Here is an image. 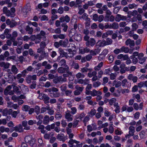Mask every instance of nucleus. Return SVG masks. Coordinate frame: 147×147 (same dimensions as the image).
I'll return each instance as SVG.
<instances>
[{
    "label": "nucleus",
    "mask_w": 147,
    "mask_h": 147,
    "mask_svg": "<svg viewBox=\"0 0 147 147\" xmlns=\"http://www.w3.org/2000/svg\"><path fill=\"white\" fill-rule=\"evenodd\" d=\"M144 54L142 53H138V52L136 51L133 53L132 55L130 57L131 59L132 60V62L134 64H136L138 61V60L136 57L138 56L139 59V63L142 64L145 61L146 58V57H144Z\"/></svg>",
    "instance_id": "obj_1"
},
{
    "label": "nucleus",
    "mask_w": 147,
    "mask_h": 147,
    "mask_svg": "<svg viewBox=\"0 0 147 147\" xmlns=\"http://www.w3.org/2000/svg\"><path fill=\"white\" fill-rule=\"evenodd\" d=\"M45 35V32L41 30L40 33L38 34L36 36L35 35H32L30 37H29L27 36H24V40L27 41L30 39L32 40H35V43H38L40 42L41 38H43L44 39L46 38Z\"/></svg>",
    "instance_id": "obj_2"
},
{
    "label": "nucleus",
    "mask_w": 147,
    "mask_h": 147,
    "mask_svg": "<svg viewBox=\"0 0 147 147\" xmlns=\"http://www.w3.org/2000/svg\"><path fill=\"white\" fill-rule=\"evenodd\" d=\"M79 142L75 140H70L68 142L69 146V147H82V144H79ZM83 147H88V145L85 144Z\"/></svg>",
    "instance_id": "obj_3"
},
{
    "label": "nucleus",
    "mask_w": 147,
    "mask_h": 147,
    "mask_svg": "<svg viewBox=\"0 0 147 147\" xmlns=\"http://www.w3.org/2000/svg\"><path fill=\"white\" fill-rule=\"evenodd\" d=\"M25 140L26 143H29L31 147H36V144L35 143V140L32 138L31 136H28L25 138Z\"/></svg>",
    "instance_id": "obj_4"
},
{
    "label": "nucleus",
    "mask_w": 147,
    "mask_h": 147,
    "mask_svg": "<svg viewBox=\"0 0 147 147\" xmlns=\"http://www.w3.org/2000/svg\"><path fill=\"white\" fill-rule=\"evenodd\" d=\"M128 49L127 48L123 47L120 49H116L114 50V52L116 54H118L122 52L127 53L128 52Z\"/></svg>",
    "instance_id": "obj_5"
},
{
    "label": "nucleus",
    "mask_w": 147,
    "mask_h": 147,
    "mask_svg": "<svg viewBox=\"0 0 147 147\" xmlns=\"http://www.w3.org/2000/svg\"><path fill=\"white\" fill-rule=\"evenodd\" d=\"M11 88L12 86H9L7 87L4 90V94L5 95H10L13 94H14V92L11 90Z\"/></svg>",
    "instance_id": "obj_6"
},
{
    "label": "nucleus",
    "mask_w": 147,
    "mask_h": 147,
    "mask_svg": "<svg viewBox=\"0 0 147 147\" xmlns=\"http://www.w3.org/2000/svg\"><path fill=\"white\" fill-rule=\"evenodd\" d=\"M102 93L100 91H97L95 90H93L92 91L87 92V94H90L92 96H97L98 94L101 95Z\"/></svg>",
    "instance_id": "obj_7"
},
{
    "label": "nucleus",
    "mask_w": 147,
    "mask_h": 147,
    "mask_svg": "<svg viewBox=\"0 0 147 147\" xmlns=\"http://www.w3.org/2000/svg\"><path fill=\"white\" fill-rule=\"evenodd\" d=\"M38 97L40 99H43L45 103H47L49 102V97L44 94L39 95Z\"/></svg>",
    "instance_id": "obj_8"
},
{
    "label": "nucleus",
    "mask_w": 147,
    "mask_h": 147,
    "mask_svg": "<svg viewBox=\"0 0 147 147\" xmlns=\"http://www.w3.org/2000/svg\"><path fill=\"white\" fill-rule=\"evenodd\" d=\"M48 90L49 92H51L50 94V95L51 96L54 97H57L58 96L57 95L53 94L54 93L53 92H57L58 91V89L57 88H52V90L49 89Z\"/></svg>",
    "instance_id": "obj_9"
},
{
    "label": "nucleus",
    "mask_w": 147,
    "mask_h": 147,
    "mask_svg": "<svg viewBox=\"0 0 147 147\" xmlns=\"http://www.w3.org/2000/svg\"><path fill=\"white\" fill-rule=\"evenodd\" d=\"M6 23L8 25H9L11 27H13L15 26L16 24V23L14 21L11 22L9 19L6 20Z\"/></svg>",
    "instance_id": "obj_10"
},
{
    "label": "nucleus",
    "mask_w": 147,
    "mask_h": 147,
    "mask_svg": "<svg viewBox=\"0 0 147 147\" xmlns=\"http://www.w3.org/2000/svg\"><path fill=\"white\" fill-rule=\"evenodd\" d=\"M126 44L127 45H129L130 47H132L134 45V41L129 39L126 41Z\"/></svg>",
    "instance_id": "obj_11"
},
{
    "label": "nucleus",
    "mask_w": 147,
    "mask_h": 147,
    "mask_svg": "<svg viewBox=\"0 0 147 147\" xmlns=\"http://www.w3.org/2000/svg\"><path fill=\"white\" fill-rule=\"evenodd\" d=\"M96 42L95 40L93 38H91L89 41H88L86 43L87 46H89L90 44L91 46H94Z\"/></svg>",
    "instance_id": "obj_12"
},
{
    "label": "nucleus",
    "mask_w": 147,
    "mask_h": 147,
    "mask_svg": "<svg viewBox=\"0 0 147 147\" xmlns=\"http://www.w3.org/2000/svg\"><path fill=\"white\" fill-rule=\"evenodd\" d=\"M12 110L11 109L8 110L7 109H5L3 111V115L4 116L7 115L8 114L10 115L12 112Z\"/></svg>",
    "instance_id": "obj_13"
},
{
    "label": "nucleus",
    "mask_w": 147,
    "mask_h": 147,
    "mask_svg": "<svg viewBox=\"0 0 147 147\" xmlns=\"http://www.w3.org/2000/svg\"><path fill=\"white\" fill-rule=\"evenodd\" d=\"M129 80H132L134 82H136L138 80V78L136 76H134L130 74L128 77Z\"/></svg>",
    "instance_id": "obj_14"
},
{
    "label": "nucleus",
    "mask_w": 147,
    "mask_h": 147,
    "mask_svg": "<svg viewBox=\"0 0 147 147\" xmlns=\"http://www.w3.org/2000/svg\"><path fill=\"white\" fill-rule=\"evenodd\" d=\"M22 37H20V38H18V40L20 41L18 43H17V42L16 41H14V40H15V39L13 38V39L12 40V42H13V45L14 46H16L17 45H20L22 44Z\"/></svg>",
    "instance_id": "obj_15"
},
{
    "label": "nucleus",
    "mask_w": 147,
    "mask_h": 147,
    "mask_svg": "<svg viewBox=\"0 0 147 147\" xmlns=\"http://www.w3.org/2000/svg\"><path fill=\"white\" fill-rule=\"evenodd\" d=\"M93 127L90 125H88V130L89 132H90L92 131L93 130H95L96 129V125L95 124H93L92 125Z\"/></svg>",
    "instance_id": "obj_16"
},
{
    "label": "nucleus",
    "mask_w": 147,
    "mask_h": 147,
    "mask_svg": "<svg viewBox=\"0 0 147 147\" xmlns=\"http://www.w3.org/2000/svg\"><path fill=\"white\" fill-rule=\"evenodd\" d=\"M65 117L67 120L69 121H71L73 120V118L71 115H70L69 113L68 112L66 113Z\"/></svg>",
    "instance_id": "obj_17"
},
{
    "label": "nucleus",
    "mask_w": 147,
    "mask_h": 147,
    "mask_svg": "<svg viewBox=\"0 0 147 147\" xmlns=\"http://www.w3.org/2000/svg\"><path fill=\"white\" fill-rule=\"evenodd\" d=\"M129 134L131 136H133L135 132V130L134 127L133 126H130L129 127Z\"/></svg>",
    "instance_id": "obj_18"
},
{
    "label": "nucleus",
    "mask_w": 147,
    "mask_h": 147,
    "mask_svg": "<svg viewBox=\"0 0 147 147\" xmlns=\"http://www.w3.org/2000/svg\"><path fill=\"white\" fill-rule=\"evenodd\" d=\"M9 131V129L8 128H5L3 126H1L0 127V131L1 133H3L4 132H8Z\"/></svg>",
    "instance_id": "obj_19"
},
{
    "label": "nucleus",
    "mask_w": 147,
    "mask_h": 147,
    "mask_svg": "<svg viewBox=\"0 0 147 147\" xmlns=\"http://www.w3.org/2000/svg\"><path fill=\"white\" fill-rule=\"evenodd\" d=\"M42 65L45 66V68L47 69H50L51 67V65L48 63L46 61H45L42 63Z\"/></svg>",
    "instance_id": "obj_20"
},
{
    "label": "nucleus",
    "mask_w": 147,
    "mask_h": 147,
    "mask_svg": "<svg viewBox=\"0 0 147 147\" xmlns=\"http://www.w3.org/2000/svg\"><path fill=\"white\" fill-rule=\"evenodd\" d=\"M106 42L104 40L102 41L99 40L97 43V45L99 46H104L106 45Z\"/></svg>",
    "instance_id": "obj_21"
},
{
    "label": "nucleus",
    "mask_w": 147,
    "mask_h": 147,
    "mask_svg": "<svg viewBox=\"0 0 147 147\" xmlns=\"http://www.w3.org/2000/svg\"><path fill=\"white\" fill-rule=\"evenodd\" d=\"M113 86H115L117 88L121 86V83L120 81H117L116 80H114L113 82Z\"/></svg>",
    "instance_id": "obj_22"
},
{
    "label": "nucleus",
    "mask_w": 147,
    "mask_h": 147,
    "mask_svg": "<svg viewBox=\"0 0 147 147\" xmlns=\"http://www.w3.org/2000/svg\"><path fill=\"white\" fill-rule=\"evenodd\" d=\"M100 52L99 50L96 49L94 51L91 50L90 51V53L92 55H95L98 54Z\"/></svg>",
    "instance_id": "obj_23"
},
{
    "label": "nucleus",
    "mask_w": 147,
    "mask_h": 147,
    "mask_svg": "<svg viewBox=\"0 0 147 147\" xmlns=\"http://www.w3.org/2000/svg\"><path fill=\"white\" fill-rule=\"evenodd\" d=\"M27 121H23L22 122V125L24 127V129L26 130H28L30 129V127L27 125Z\"/></svg>",
    "instance_id": "obj_24"
},
{
    "label": "nucleus",
    "mask_w": 147,
    "mask_h": 147,
    "mask_svg": "<svg viewBox=\"0 0 147 147\" xmlns=\"http://www.w3.org/2000/svg\"><path fill=\"white\" fill-rule=\"evenodd\" d=\"M15 129L16 131L20 132H22L23 130L22 127L21 125H19L18 126H16L15 127Z\"/></svg>",
    "instance_id": "obj_25"
},
{
    "label": "nucleus",
    "mask_w": 147,
    "mask_h": 147,
    "mask_svg": "<svg viewBox=\"0 0 147 147\" xmlns=\"http://www.w3.org/2000/svg\"><path fill=\"white\" fill-rule=\"evenodd\" d=\"M26 30L28 32V33L30 34H32L33 31L32 28L30 27L29 26H26Z\"/></svg>",
    "instance_id": "obj_26"
},
{
    "label": "nucleus",
    "mask_w": 147,
    "mask_h": 147,
    "mask_svg": "<svg viewBox=\"0 0 147 147\" xmlns=\"http://www.w3.org/2000/svg\"><path fill=\"white\" fill-rule=\"evenodd\" d=\"M62 42L63 41L61 40H60L59 42H55L54 43V45L57 48L59 47L60 45L64 46L65 45L62 43Z\"/></svg>",
    "instance_id": "obj_27"
},
{
    "label": "nucleus",
    "mask_w": 147,
    "mask_h": 147,
    "mask_svg": "<svg viewBox=\"0 0 147 147\" xmlns=\"http://www.w3.org/2000/svg\"><path fill=\"white\" fill-rule=\"evenodd\" d=\"M9 63H5L4 62H1L0 63V65L2 67H3L5 68H7L9 66Z\"/></svg>",
    "instance_id": "obj_28"
},
{
    "label": "nucleus",
    "mask_w": 147,
    "mask_h": 147,
    "mask_svg": "<svg viewBox=\"0 0 147 147\" xmlns=\"http://www.w3.org/2000/svg\"><path fill=\"white\" fill-rule=\"evenodd\" d=\"M114 106L116 107L115 111L116 113H118L120 112V108L118 105V103H115L114 104Z\"/></svg>",
    "instance_id": "obj_29"
},
{
    "label": "nucleus",
    "mask_w": 147,
    "mask_h": 147,
    "mask_svg": "<svg viewBox=\"0 0 147 147\" xmlns=\"http://www.w3.org/2000/svg\"><path fill=\"white\" fill-rule=\"evenodd\" d=\"M20 111L19 110H18L17 111H14L11 113V114L12 116L14 118L16 117L18 114L20 113Z\"/></svg>",
    "instance_id": "obj_30"
},
{
    "label": "nucleus",
    "mask_w": 147,
    "mask_h": 147,
    "mask_svg": "<svg viewBox=\"0 0 147 147\" xmlns=\"http://www.w3.org/2000/svg\"><path fill=\"white\" fill-rule=\"evenodd\" d=\"M96 113V110L94 109H92L91 110V111L89 113V115L90 117H92L93 116L95 115Z\"/></svg>",
    "instance_id": "obj_31"
},
{
    "label": "nucleus",
    "mask_w": 147,
    "mask_h": 147,
    "mask_svg": "<svg viewBox=\"0 0 147 147\" xmlns=\"http://www.w3.org/2000/svg\"><path fill=\"white\" fill-rule=\"evenodd\" d=\"M111 125L109 126V129H108L109 132L110 134H112L114 131V129L113 126V123H111Z\"/></svg>",
    "instance_id": "obj_32"
},
{
    "label": "nucleus",
    "mask_w": 147,
    "mask_h": 147,
    "mask_svg": "<svg viewBox=\"0 0 147 147\" xmlns=\"http://www.w3.org/2000/svg\"><path fill=\"white\" fill-rule=\"evenodd\" d=\"M30 109V107L27 105H24L22 107V110L24 111H28Z\"/></svg>",
    "instance_id": "obj_33"
},
{
    "label": "nucleus",
    "mask_w": 147,
    "mask_h": 147,
    "mask_svg": "<svg viewBox=\"0 0 147 147\" xmlns=\"http://www.w3.org/2000/svg\"><path fill=\"white\" fill-rule=\"evenodd\" d=\"M129 9H131L133 8H136L137 7V5L134 3L130 4L128 5Z\"/></svg>",
    "instance_id": "obj_34"
},
{
    "label": "nucleus",
    "mask_w": 147,
    "mask_h": 147,
    "mask_svg": "<svg viewBox=\"0 0 147 147\" xmlns=\"http://www.w3.org/2000/svg\"><path fill=\"white\" fill-rule=\"evenodd\" d=\"M103 65V63L102 62H100L99 63L98 65L95 67L94 69L96 70H98L100 69L101 67Z\"/></svg>",
    "instance_id": "obj_35"
},
{
    "label": "nucleus",
    "mask_w": 147,
    "mask_h": 147,
    "mask_svg": "<svg viewBox=\"0 0 147 147\" xmlns=\"http://www.w3.org/2000/svg\"><path fill=\"white\" fill-rule=\"evenodd\" d=\"M57 138L60 141H64V140H63V135L62 134H59L57 136Z\"/></svg>",
    "instance_id": "obj_36"
},
{
    "label": "nucleus",
    "mask_w": 147,
    "mask_h": 147,
    "mask_svg": "<svg viewBox=\"0 0 147 147\" xmlns=\"http://www.w3.org/2000/svg\"><path fill=\"white\" fill-rule=\"evenodd\" d=\"M131 26L132 30L133 31L136 30L138 27V25L135 23H133Z\"/></svg>",
    "instance_id": "obj_37"
},
{
    "label": "nucleus",
    "mask_w": 147,
    "mask_h": 147,
    "mask_svg": "<svg viewBox=\"0 0 147 147\" xmlns=\"http://www.w3.org/2000/svg\"><path fill=\"white\" fill-rule=\"evenodd\" d=\"M119 28L118 24L116 23H113L111 25V28H113L114 29H117L118 28Z\"/></svg>",
    "instance_id": "obj_38"
},
{
    "label": "nucleus",
    "mask_w": 147,
    "mask_h": 147,
    "mask_svg": "<svg viewBox=\"0 0 147 147\" xmlns=\"http://www.w3.org/2000/svg\"><path fill=\"white\" fill-rule=\"evenodd\" d=\"M11 70L13 73L16 74L18 72V69L15 66L13 65L11 68Z\"/></svg>",
    "instance_id": "obj_39"
},
{
    "label": "nucleus",
    "mask_w": 147,
    "mask_h": 147,
    "mask_svg": "<svg viewBox=\"0 0 147 147\" xmlns=\"http://www.w3.org/2000/svg\"><path fill=\"white\" fill-rule=\"evenodd\" d=\"M47 55V54L45 52L42 51V55L40 56L39 57V61H40L42 59H43Z\"/></svg>",
    "instance_id": "obj_40"
},
{
    "label": "nucleus",
    "mask_w": 147,
    "mask_h": 147,
    "mask_svg": "<svg viewBox=\"0 0 147 147\" xmlns=\"http://www.w3.org/2000/svg\"><path fill=\"white\" fill-rule=\"evenodd\" d=\"M49 118L48 116H45L44 118L43 123L44 124L47 123L49 122Z\"/></svg>",
    "instance_id": "obj_41"
},
{
    "label": "nucleus",
    "mask_w": 147,
    "mask_h": 147,
    "mask_svg": "<svg viewBox=\"0 0 147 147\" xmlns=\"http://www.w3.org/2000/svg\"><path fill=\"white\" fill-rule=\"evenodd\" d=\"M38 142L39 144V145L42 146H43L44 145V144L43 143L42 139L41 138H39L38 139Z\"/></svg>",
    "instance_id": "obj_42"
},
{
    "label": "nucleus",
    "mask_w": 147,
    "mask_h": 147,
    "mask_svg": "<svg viewBox=\"0 0 147 147\" xmlns=\"http://www.w3.org/2000/svg\"><path fill=\"white\" fill-rule=\"evenodd\" d=\"M116 99L115 98H112L109 100V103L111 105H112L116 101Z\"/></svg>",
    "instance_id": "obj_43"
},
{
    "label": "nucleus",
    "mask_w": 147,
    "mask_h": 147,
    "mask_svg": "<svg viewBox=\"0 0 147 147\" xmlns=\"http://www.w3.org/2000/svg\"><path fill=\"white\" fill-rule=\"evenodd\" d=\"M92 88V85L91 84H88L86 88V94H87V92H90L89 90Z\"/></svg>",
    "instance_id": "obj_44"
},
{
    "label": "nucleus",
    "mask_w": 147,
    "mask_h": 147,
    "mask_svg": "<svg viewBox=\"0 0 147 147\" xmlns=\"http://www.w3.org/2000/svg\"><path fill=\"white\" fill-rule=\"evenodd\" d=\"M121 20V15L117 14L115 18V20L116 21L119 22Z\"/></svg>",
    "instance_id": "obj_45"
},
{
    "label": "nucleus",
    "mask_w": 147,
    "mask_h": 147,
    "mask_svg": "<svg viewBox=\"0 0 147 147\" xmlns=\"http://www.w3.org/2000/svg\"><path fill=\"white\" fill-rule=\"evenodd\" d=\"M100 84V82L99 81H97L94 82L93 86L94 87H97L99 86Z\"/></svg>",
    "instance_id": "obj_46"
},
{
    "label": "nucleus",
    "mask_w": 147,
    "mask_h": 147,
    "mask_svg": "<svg viewBox=\"0 0 147 147\" xmlns=\"http://www.w3.org/2000/svg\"><path fill=\"white\" fill-rule=\"evenodd\" d=\"M112 42V40L109 38H108L107 39V41L106 42V45H109L111 44Z\"/></svg>",
    "instance_id": "obj_47"
},
{
    "label": "nucleus",
    "mask_w": 147,
    "mask_h": 147,
    "mask_svg": "<svg viewBox=\"0 0 147 147\" xmlns=\"http://www.w3.org/2000/svg\"><path fill=\"white\" fill-rule=\"evenodd\" d=\"M36 121L35 120H30L28 121V124L30 125H32L36 123Z\"/></svg>",
    "instance_id": "obj_48"
},
{
    "label": "nucleus",
    "mask_w": 147,
    "mask_h": 147,
    "mask_svg": "<svg viewBox=\"0 0 147 147\" xmlns=\"http://www.w3.org/2000/svg\"><path fill=\"white\" fill-rule=\"evenodd\" d=\"M96 72L95 71H94L92 72V73H89L88 74V75L90 78H91L94 76L96 75Z\"/></svg>",
    "instance_id": "obj_49"
},
{
    "label": "nucleus",
    "mask_w": 147,
    "mask_h": 147,
    "mask_svg": "<svg viewBox=\"0 0 147 147\" xmlns=\"http://www.w3.org/2000/svg\"><path fill=\"white\" fill-rule=\"evenodd\" d=\"M93 20L95 21H98V15L95 14L93 15L92 16Z\"/></svg>",
    "instance_id": "obj_50"
},
{
    "label": "nucleus",
    "mask_w": 147,
    "mask_h": 147,
    "mask_svg": "<svg viewBox=\"0 0 147 147\" xmlns=\"http://www.w3.org/2000/svg\"><path fill=\"white\" fill-rule=\"evenodd\" d=\"M77 78H84V75L80 73H78L76 75Z\"/></svg>",
    "instance_id": "obj_51"
},
{
    "label": "nucleus",
    "mask_w": 147,
    "mask_h": 147,
    "mask_svg": "<svg viewBox=\"0 0 147 147\" xmlns=\"http://www.w3.org/2000/svg\"><path fill=\"white\" fill-rule=\"evenodd\" d=\"M6 123V120L5 119H0V125L1 124L5 125Z\"/></svg>",
    "instance_id": "obj_52"
},
{
    "label": "nucleus",
    "mask_w": 147,
    "mask_h": 147,
    "mask_svg": "<svg viewBox=\"0 0 147 147\" xmlns=\"http://www.w3.org/2000/svg\"><path fill=\"white\" fill-rule=\"evenodd\" d=\"M12 99L15 102H17L19 98L17 97L16 96L14 95L12 97Z\"/></svg>",
    "instance_id": "obj_53"
},
{
    "label": "nucleus",
    "mask_w": 147,
    "mask_h": 147,
    "mask_svg": "<svg viewBox=\"0 0 147 147\" xmlns=\"http://www.w3.org/2000/svg\"><path fill=\"white\" fill-rule=\"evenodd\" d=\"M71 113L73 114H74L76 112L77 109L75 107H73L71 108Z\"/></svg>",
    "instance_id": "obj_54"
},
{
    "label": "nucleus",
    "mask_w": 147,
    "mask_h": 147,
    "mask_svg": "<svg viewBox=\"0 0 147 147\" xmlns=\"http://www.w3.org/2000/svg\"><path fill=\"white\" fill-rule=\"evenodd\" d=\"M116 75L113 74L111 73L110 75V78L111 80H113L115 79Z\"/></svg>",
    "instance_id": "obj_55"
},
{
    "label": "nucleus",
    "mask_w": 147,
    "mask_h": 147,
    "mask_svg": "<svg viewBox=\"0 0 147 147\" xmlns=\"http://www.w3.org/2000/svg\"><path fill=\"white\" fill-rule=\"evenodd\" d=\"M5 14L8 16H11V17L13 16V14H12L11 13L10 11L9 10H8Z\"/></svg>",
    "instance_id": "obj_56"
},
{
    "label": "nucleus",
    "mask_w": 147,
    "mask_h": 147,
    "mask_svg": "<svg viewBox=\"0 0 147 147\" xmlns=\"http://www.w3.org/2000/svg\"><path fill=\"white\" fill-rule=\"evenodd\" d=\"M63 7H60L58 9V12L60 14H61L63 13Z\"/></svg>",
    "instance_id": "obj_57"
},
{
    "label": "nucleus",
    "mask_w": 147,
    "mask_h": 147,
    "mask_svg": "<svg viewBox=\"0 0 147 147\" xmlns=\"http://www.w3.org/2000/svg\"><path fill=\"white\" fill-rule=\"evenodd\" d=\"M142 125H139L136 126V130L137 132L140 131L142 129Z\"/></svg>",
    "instance_id": "obj_58"
},
{
    "label": "nucleus",
    "mask_w": 147,
    "mask_h": 147,
    "mask_svg": "<svg viewBox=\"0 0 147 147\" xmlns=\"http://www.w3.org/2000/svg\"><path fill=\"white\" fill-rule=\"evenodd\" d=\"M62 27H63V30L65 32L67 31V29L68 26L67 25H66L65 24H62L61 25Z\"/></svg>",
    "instance_id": "obj_59"
},
{
    "label": "nucleus",
    "mask_w": 147,
    "mask_h": 147,
    "mask_svg": "<svg viewBox=\"0 0 147 147\" xmlns=\"http://www.w3.org/2000/svg\"><path fill=\"white\" fill-rule=\"evenodd\" d=\"M104 17L103 15H100L98 17V20L99 22H101L103 20Z\"/></svg>",
    "instance_id": "obj_60"
},
{
    "label": "nucleus",
    "mask_w": 147,
    "mask_h": 147,
    "mask_svg": "<svg viewBox=\"0 0 147 147\" xmlns=\"http://www.w3.org/2000/svg\"><path fill=\"white\" fill-rule=\"evenodd\" d=\"M48 112L49 114L50 115H52L53 114L54 111L53 110L50 109L49 107L47 108Z\"/></svg>",
    "instance_id": "obj_61"
},
{
    "label": "nucleus",
    "mask_w": 147,
    "mask_h": 147,
    "mask_svg": "<svg viewBox=\"0 0 147 147\" xmlns=\"http://www.w3.org/2000/svg\"><path fill=\"white\" fill-rule=\"evenodd\" d=\"M140 114L139 112L136 113L134 115V117L135 119H138L139 118Z\"/></svg>",
    "instance_id": "obj_62"
},
{
    "label": "nucleus",
    "mask_w": 147,
    "mask_h": 147,
    "mask_svg": "<svg viewBox=\"0 0 147 147\" xmlns=\"http://www.w3.org/2000/svg\"><path fill=\"white\" fill-rule=\"evenodd\" d=\"M35 112L37 114H38L40 112V108L38 106H36L35 108Z\"/></svg>",
    "instance_id": "obj_63"
},
{
    "label": "nucleus",
    "mask_w": 147,
    "mask_h": 147,
    "mask_svg": "<svg viewBox=\"0 0 147 147\" xmlns=\"http://www.w3.org/2000/svg\"><path fill=\"white\" fill-rule=\"evenodd\" d=\"M19 88L18 87L16 86H13V91L14 92H14H17Z\"/></svg>",
    "instance_id": "obj_64"
}]
</instances>
